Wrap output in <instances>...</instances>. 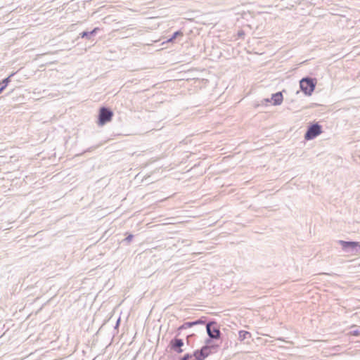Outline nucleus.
<instances>
[{
	"instance_id": "f257e3e1",
	"label": "nucleus",
	"mask_w": 360,
	"mask_h": 360,
	"mask_svg": "<svg viewBox=\"0 0 360 360\" xmlns=\"http://www.w3.org/2000/svg\"><path fill=\"white\" fill-rule=\"evenodd\" d=\"M338 243L342 247L345 252L351 255H357L360 252V243L355 241L338 240Z\"/></svg>"
},
{
	"instance_id": "f03ea898",
	"label": "nucleus",
	"mask_w": 360,
	"mask_h": 360,
	"mask_svg": "<svg viewBox=\"0 0 360 360\" xmlns=\"http://www.w3.org/2000/svg\"><path fill=\"white\" fill-rule=\"evenodd\" d=\"M300 86L301 90L308 96L311 95L316 86V82L314 79L309 77L302 78L300 82Z\"/></svg>"
},
{
	"instance_id": "7ed1b4c3",
	"label": "nucleus",
	"mask_w": 360,
	"mask_h": 360,
	"mask_svg": "<svg viewBox=\"0 0 360 360\" xmlns=\"http://www.w3.org/2000/svg\"><path fill=\"white\" fill-rule=\"evenodd\" d=\"M113 112L108 108L102 107L100 108L98 114V124L104 125L112 120Z\"/></svg>"
},
{
	"instance_id": "20e7f679",
	"label": "nucleus",
	"mask_w": 360,
	"mask_h": 360,
	"mask_svg": "<svg viewBox=\"0 0 360 360\" xmlns=\"http://www.w3.org/2000/svg\"><path fill=\"white\" fill-rule=\"evenodd\" d=\"M321 133H322L321 126L318 123H315V124L310 125L308 127V129L304 134V139L306 140H311V139H314V138H316L317 136H319Z\"/></svg>"
},
{
	"instance_id": "39448f33",
	"label": "nucleus",
	"mask_w": 360,
	"mask_h": 360,
	"mask_svg": "<svg viewBox=\"0 0 360 360\" xmlns=\"http://www.w3.org/2000/svg\"><path fill=\"white\" fill-rule=\"evenodd\" d=\"M206 330L210 339L218 340L220 338L221 333L215 322L207 323Z\"/></svg>"
},
{
	"instance_id": "423d86ee",
	"label": "nucleus",
	"mask_w": 360,
	"mask_h": 360,
	"mask_svg": "<svg viewBox=\"0 0 360 360\" xmlns=\"http://www.w3.org/2000/svg\"><path fill=\"white\" fill-rule=\"evenodd\" d=\"M170 347L172 350L180 354L183 352L181 347L184 345V342L181 339L174 338L170 341Z\"/></svg>"
},
{
	"instance_id": "0eeeda50",
	"label": "nucleus",
	"mask_w": 360,
	"mask_h": 360,
	"mask_svg": "<svg viewBox=\"0 0 360 360\" xmlns=\"http://www.w3.org/2000/svg\"><path fill=\"white\" fill-rule=\"evenodd\" d=\"M198 324H205V321H202L201 319H198V320H196L195 321L186 322L184 324H182L181 326H180L178 328L177 330L178 331H181L182 330H185V329L189 328H191L192 326H196V325H198Z\"/></svg>"
},
{
	"instance_id": "6e6552de",
	"label": "nucleus",
	"mask_w": 360,
	"mask_h": 360,
	"mask_svg": "<svg viewBox=\"0 0 360 360\" xmlns=\"http://www.w3.org/2000/svg\"><path fill=\"white\" fill-rule=\"evenodd\" d=\"M271 100L274 102V105H278L282 103L283 98L281 92H277L272 94Z\"/></svg>"
},
{
	"instance_id": "1a4fd4ad",
	"label": "nucleus",
	"mask_w": 360,
	"mask_h": 360,
	"mask_svg": "<svg viewBox=\"0 0 360 360\" xmlns=\"http://www.w3.org/2000/svg\"><path fill=\"white\" fill-rule=\"evenodd\" d=\"M210 342H211L210 339H207L205 341L206 345L203 346L200 349L202 350V352L204 353V355L205 356L206 358L211 354V350L213 348V347H210V346L208 345V344Z\"/></svg>"
},
{
	"instance_id": "9d476101",
	"label": "nucleus",
	"mask_w": 360,
	"mask_h": 360,
	"mask_svg": "<svg viewBox=\"0 0 360 360\" xmlns=\"http://www.w3.org/2000/svg\"><path fill=\"white\" fill-rule=\"evenodd\" d=\"M193 356L194 357L193 360H204L206 358L201 349L195 350L193 354Z\"/></svg>"
},
{
	"instance_id": "9b49d317",
	"label": "nucleus",
	"mask_w": 360,
	"mask_h": 360,
	"mask_svg": "<svg viewBox=\"0 0 360 360\" xmlns=\"http://www.w3.org/2000/svg\"><path fill=\"white\" fill-rule=\"evenodd\" d=\"M251 335L249 332L245 330H240L238 333V338L240 341L245 340L248 338H250Z\"/></svg>"
},
{
	"instance_id": "f8f14e48",
	"label": "nucleus",
	"mask_w": 360,
	"mask_h": 360,
	"mask_svg": "<svg viewBox=\"0 0 360 360\" xmlns=\"http://www.w3.org/2000/svg\"><path fill=\"white\" fill-rule=\"evenodd\" d=\"M12 76L10 75L9 77L4 79L1 83H0V94L3 91V90L6 87L8 84L10 82V77Z\"/></svg>"
},
{
	"instance_id": "ddd939ff",
	"label": "nucleus",
	"mask_w": 360,
	"mask_h": 360,
	"mask_svg": "<svg viewBox=\"0 0 360 360\" xmlns=\"http://www.w3.org/2000/svg\"><path fill=\"white\" fill-rule=\"evenodd\" d=\"M182 35H183V33L181 31H176L173 34L172 37L167 40V41H172L178 36H182Z\"/></svg>"
},
{
	"instance_id": "4468645a",
	"label": "nucleus",
	"mask_w": 360,
	"mask_h": 360,
	"mask_svg": "<svg viewBox=\"0 0 360 360\" xmlns=\"http://www.w3.org/2000/svg\"><path fill=\"white\" fill-rule=\"evenodd\" d=\"M80 37L82 38H87V39H90V34H89V32H82V33L79 34Z\"/></svg>"
},
{
	"instance_id": "2eb2a0df",
	"label": "nucleus",
	"mask_w": 360,
	"mask_h": 360,
	"mask_svg": "<svg viewBox=\"0 0 360 360\" xmlns=\"http://www.w3.org/2000/svg\"><path fill=\"white\" fill-rule=\"evenodd\" d=\"M193 357V354H186L181 360H190Z\"/></svg>"
},
{
	"instance_id": "dca6fc26",
	"label": "nucleus",
	"mask_w": 360,
	"mask_h": 360,
	"mask_svg": "<svg viewBox=\"0 0 360 360\" xmlns=\"http://www.w3.org/2000/svg\"><path fill=\"white\" fill-rule=\"evenodd\" d=\"M134 236L131 235V234H129L125 239H124V241H127V243H129L132 238H133Z\"/></svg>"
},
{
	"instance_id": "f3484780",
	"label": "nucleus",
	"mask_w": 360,
	"mask_h": 360,
	"mask_svg": "<svg viewBox=\"0 0 360 360\" xmlns=\"http://www.w3.org/2000/svg\"><path fill=\"white\" fill-rule=\"evenodd\" d=\"M98 30H99V28L95 27L92 31L89 32L90 35L91 36V35L95 34Z\"/></svg>"
},
{
	"instance_id": "a211bd4d",
	"label": "nucleus",
	"mask_w": 360,
	"mask_h": 360,
	"mask_svg": "<svg viewBox=\"0 0 360 360\" xmlns=\"http://www.w3.org/2000/svg\"><path fill=\"white\" fill-rule=\"evenodd\" d=\"M266 102H270V100L269 98H266L264 100Z\"/></svg>"
},
{
	"instance_id": "6ab92c4d",
	"label": "nucleus",
	"mask_w": 360,
	"mask_h": 360,
	"mask_svg": "<svg viewBox=\"0 0 360 360\" xmlns=\"http://www.w3.org/2000/svg\"><path fill=\"white\" fill-rule=\"evenodd\" d=\"M357 333H357L356 331H355V332L354 333V335H357Z\"/></svg>"
}]
</instances>
